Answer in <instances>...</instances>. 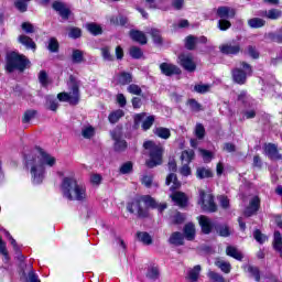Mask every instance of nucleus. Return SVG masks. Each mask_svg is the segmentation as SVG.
Listing matches in <instances>:
<instances>
[{
    "mask_svg": "<svg viewBox=\"0 0 282 282\" xmlns=\"http://www.w3.org/2000/svg\"><path fill=\"white\" fill-rule=\"evenodd\" d=\"M56 156L47 151L36 148L26 156V169L31 173L32 184H43L47 175V169L56 166Z\"/></svg>",
    "mask_w": 282,
    "mask_h": 282,
    "instance_id": "1",
    "label": "nucleus"
},
{
    "mask_svg": "<svg viewBox=\"0 0 282 282\" xmlns=\"http://www.w3.org/2000/svg\"><path fill=\"white\" fill-rule=\"evenodd\" d=\"M59 175L62 177L59 191L64 199H68V202H87L89 198L87 185L76 178V172L66 170L59 172Z\"/></svg>",
    "mask_w": 282,
    "mask_h": 282,
    "instance_id": "2",
    "label": "nucleus"
},
{
    "mask_svg": "<svg viewBox=\"0 0 282 282\" xmlns=\"http://www.w3.org/2000/svg\"><path fill=\"white\" fill-rule=\"evenodd\" d=\"M69 93H59L57 99L59 102H69V105H76L80 100V91L78 90L79 83L76 77L70 76L67 83Z\"/></svg>",
    "mask_w": 282,
    "mask_h": 282,
    "instance_id": "3",
    "label": "nucleus"
},
{
    "mask_svg": "<svg viewBox=\"0 0 282 282\" xmlns=\"http://www.w3.org/2000/svg\"><path fill=\"white\" fill-rule=\"evenodd\" d=\"M143 147L147 151H150V159L147 162L149 169L160 166V164H162V153L164 152L162 145L155 144L153 141H145Z\"/></svg>",
    "mask_w": 282,
    "mask_h": 282,
    "instance_id": "4",
    "label": "nucleus"
},
{
    "mask_svg": "<svg viewBox=\"0 0 282 282\" xmlns=\"http://www.w3.org/2000/svg\"><path fill=\"white\" fill-rule=\"evenodd\" d=\"M28 65H30V61L17 52L7 55V70L9 72H14V69L23 72Z\"/></svg>",
    "mask_w": 282,
    "mask_h": 282,
    "instance_id": "5",
    "label": "nucleus"
},
{
    "mask_svg": "<svg viewBox=\"0 0 282 282\" xmlns=\"http://www.w3.org/2000/svg\"><path fill=\"white\" fill-rule=\"evenodd\" d=\"M217 15L219 17L218 28L226 31L230 29V21L228 19H235V9L230 7H220L217 9Z\"/></svg>",
    "mask_w": 282,
    "mask_h": 282,
    "instance_id": "6",
    "label": "nucleus"
},
{
    "mask_svg": "<svg viewBox=\"0 0 282 282\" xmlns=\"http://www.w3.org/2000/svg\"><path fill=\"white\" fill-rule=\"evenodd\" d=\"M198 204L202 210L206 213H215L217 210V204H215V197L209 192H205L204 189L199 191V199Z\"/></svg>",
    "mask_w": 282,
    "mask_h": 282,
    "instance_id": "7",
    "label": "nucleus"
},
{
    "mask_svg": "<svg viewBox=\"0 0 282 282\" xmlns=\"http://www.w3.org/2000/svg\"><path fill=\"white\" fill-rule=\"evenodd\" d=\"M250 74H252V68L250 65L242 63L241 68H236L232 70V78L238 85H243V83H246V78H248Z\"/></svg>",
    "mask_w": 282,
    "mask_h": 282,
    "instance_id": "8",
    "label": "nucleus"
},
{
    "mask_svg": "<svg viewBox=\"0 0 282 282\" xmlns=\"http://www.w3.org/2000/svg\"><path fill=\"white\" fill-rule=\"evenodd\" d=\"M142 122L141 128L143 131H149L151 127H153V122H155V116H148L147 113H137L134 116V124H140Z\"/></svg>",
    "mask_w": 282,
    "mask_h": 282,
    "instance_id": "9",
    "label": "nucleus"
},
{
    "mask_svg": "<svg viewBox=\"0 0 282 282\" xmlns=\"http://www.w3.org/2000/svg\"><path fill=\"white\" fill-rule=\"evenodd\" d=\"M180 65L183 69H186V72H195L197 69V65L195 64V61L193 59V55L191 54H182L178 56Z\"/></svg>",
    "mask_w": 282,
    "mask_h": 282,
    "instance_id": "10",
    "label": "nucleus"
},
{
    "mask_svg": "<svg viewBox=\"0 0 282 282\" xmlns=\"http://www.w3.org/2000/svg\"><path fill=\"white\" fill-rule=\"evenodd\" d=\"M140 202L141 204H144L145 208H158L159 213L166 210V203L159 204L150 195L142 196Z\"/></svg>",
    "mask_w": 282,
    "mask_h": 282,
    "instance_id": "11",
    "label": "nucleus"
},
{
    "mask_svg": "<svg viewBox=\"0 0 282 282\" xmlns=\"http://www.w3.org/2000/svg\"><path fill=\"white\" fill-rule=\"evenodd\" d=\"M127 210L132 214L135 213L139 217H148L149 215V212L142 208V200H140V198L138 200L130 203L127 206Z\"/></svg>",
    "mask_w": 282,
    "mask_h": 282,
    "instance_id": "12",
    "label": "nucleus"
},
{
    "mask_svg": "<svg viewBox=\"0 0 282 282\" xmlns=\"http://www.w3.org/2000/svg\"><path fill=\"white\" fill-rule=\"evenodd\" d=\"M159 67L164 76H177L182 74V69H180L175 64L164 62L161 63Z\"/></svg>",
    "mask_w": 282,
    "mask_h": 282,
    "instance_id": "13",
    "label": "nucleus"
},
{
    "mask_svg": "<svg viewBox=\"0 0 282 282\" xmlns=\"http://www.w3.org/2000/svg\"><path fill=\"white\" fill-rule=\"evenodd\" d=\"M111 138L115 140V151H124L127 149V141L122 140L120 129H115L111 132Z\"/></svg>",
    "mask_w": 282,
    "mask_h": 282,
    "instance_id": "14",
    "label": "nucleus"
},
{
    "mask_svg": "<svg viewBox=\"0 0 282 282\" xmlns=\"http://www.w3.org/2000/svg\"><path fill=\"white\" fill-rule=\"evenodd\" d=\"M259 206H261V199L259 196L251 197L249 206L245 209V216L252 217V215L259 210Z\"/></svg>",
    "mask_w": 282,
    "mask_h": 282,
    "instance_id": "15",
    "label": "nucleus"
},
{
    "mask_svg": "<svg viewBox=\"0 0 282 282\" xmlns=\"http://www.w3.org/2000/svg\"><path fill=\"white\" fill-rule=\"evenodd\" d=\"M219 50L223 54H239L241 52V46L239 43H227L219 46Z\"/></svg>",
    "mask_w": 282,
    "mask_h": 282,
    "instance_id": "16",
    "label": "nucleus"
},
{
    "mask_svg": "<svg viewBox=\"0 0 282 282\" xmlns=\"http://www.w3.org/2000/svg\"><path fill=\"white\" fill-rule=\"evenodd\" d=\"M198 43H208V39H206V36H200V37H195L193 35H188L185 39V47L187 50H193L195 47V45H198Z\"/></svg>",
    "mask_w": 282,
    "mask_h": 282,
    "instance_id": "17",
    "label": "nucleus"
},
{
    "mask_svg": "<svg viewBox=\"0 0 282 282\" xmlns=\"http://www.w3.org/2000/svg\"><path fill=\"white\" fill-rule=\"evenodd\" d=\"M53 10H55V12H58L59 17H62L64 21H67L69 19V14H72L69 9L65 7L63 2H54Z\"/></svg>",
    "mask_w": 282,
    "mask_h": 282,
    "instance_id": "18",
    "label": "nucleus"
},
{
    "mask_svg": "<svg viewBox=\"0 0 282 282\" xmlns=\"http://www.w3.org/2000/svg\"><path fill=\"white\" fill-rule=\"evenodd\" d=\"M264 154L270 158V160H281V154H279V150L276 145L273 143L264 144Z\"/></svg>",
    "mask_w": 282,
    "mask_h": 282,
    "instance_id": "19",
    "label": "nucleus"
},
{
    "mask_svg": "<svg viewBox=\"0 0 282 282\" xmlns=\"http://www.w3.org/2000/svg\"><path fill=\"white\" fill-rule=\"evenodd\" d=\"M172 202L176 204V206H180L181 208H184L186 206L188 198L186 197V194L182 192H174L173 194L170 195Z\"/></svg>",
    "mask_w": 282,
    "mask_h": 282,
    "instance_id": "20",
    "label": "nucleus"
},
{
    "mask_svg": "<svg viewBox=\"0 0 282 282\" xmlns=\"http://www.w3.org/2000/svg\"><path fill=\"white\" fill-rule=\"evenodd\" d=\"M198 224L205 235H210V230H213V221L208 217L199 216Z\"/></svg>",
    "mask_w": 282,
    "mask_h": 282,
    "instance_id": "21",
    "label": "nucleus"
},
{
    "mask_svg": "<svg viewBox=\"0 0 282 282\" xmlns=\"http://www.w3.org/2000/svg\"><path fill=\"white\" fill-rule=\"evenodd\" d=\"M202 272V265L196 264L194 268L189 269L186 275L188 282L199 281V274Z\"/></svg>",
    "mask_w": 282,
    "mask_h": 282,
    "instance_id": "22",
    "label": "nucleus"
},
{
    "mask_svg": "<svg viewBox=\"0 0 282 282\" xmlns=\"http://www.w3.org/2000/svg\"><path fill=\"white\" fill-rule=\"evenodd\" d=\"M184 237L187 241H193L195 239L196 230L193 223H188L183 228Z\"/></svg>",
    "mask_w": 282,
    "mask_h": 282,
    "instance_id": "23",
    "label": "nucleus"
},
{
    "mask_svg": "<svg viewBox=\"0 0 282 282\" xmlns=\"http://www.w3.org/2000/svg\"><path fill=\"white\" fill-rule=\"evenodd\" d=\"M165 184L167 186H170L171 191H177V188H180V186H182V183H180V181H177V175H175L174 173H171L166 177Z\"/></svg>",
    "mask_w": 282,
    "mask_h": 282,
    "instance_id": "24",
    "label": "nucleus"
},
{
    "mask_svg": "<svg viewBox=\"0 0 282 282\" xmlns=\"http://www.w3.org/2000/svg\"><path fill=\"white\" fill-rule=\"evenodd\" d=\"M226 254L227 257H231L232 259H236V261H241L243 259V253L237 249V247L228 246L226 248Z\"/></svg>",
    "mask_w": 282,
    "mask_h": 282,
    "instance_id": "25",
    "label": "nucleus"
},
{
    "mask_svg": "<svg viewBox=\"0 0 282 282\" xmlns=\"http://www.w3.org/2000/svg\"><path fill=\"white\" fill-rule=\"evenodd\" d=\"M130 39L135 41V43H140L141 45H145L147 35L142 31H130Z\"/></svg>",
    "mask_w": 282,
    "mask_h": 282,
    "instance_id": "26",
    "label": "nucleus"
},
{
    "mask_svg": "<svg viewBox=\"0 0 282 282\" xmlns=\"http://www.w3.org/2000/svg\"><path fill=\"white\" fill-rule=\"evenodd\" d=\"M215 267L219 268V270H221V272H224L225 274H230V271L232 270V265H230V262L221 259H217L215 261Z\"/></svg>",
    "mask_w": 282,
    "mask_h": 282,
    "instance_id": "27",
    "label": "nucleus"
},
{
    "mask_svg": "<svg viewBox=\"0 0 282 282\" xmlns=\"http://www.w3.org/2000/svg\"><path fill=\"white\" fill-rule=\"evenodd\" d=\"M169 242L172 243V246H184V235L180 231H175L171 235Z\"/></svg>",
    "mask_w": 282,
    "mask_h": 282,
    "instance_id": "28",
    "label": "nucleus"
},
{
    "mask_svg": "<svg viewBox=\"0 0 282 282\" xmlns=\"http://www.w3.org/2000/svg\"><path fill=\"white\" fill-rule=\"evenodd\" d=\"M154 135H158V138H161L162 140H169L171 138V130L169 128H154L153 129Z\"/></svg>",
    "mask_w": 282,
    "mask_h": 282,
    "instance_id": "29",
    "label": "nucleus"
},
{
    "mask_svg": "<svg viewBox=\"0 0 282 282\" xmlns=\"http://www.w3.org/2000/svg\"><path fill=\"white\" fill-rule=\"evenodd\" d=\"M18 41L21 45H24L26 50H36V44L28 35H20Z\"/></svg>",
    "mask_w": 282,
    "mask_h": 282,
    "instance_id": "30",
    "label": "nucleus"
},
{
    "mask_svg": "<svg viewBox=\"0 0 282 282\" xmlns=\"http://www.w3.org/2000/svg\"><path fill=\"white\" fill-rule=\"evenodd\" d=\"M261 17H265L267 19L274 21L276 19H281L282 12L279 9H270L268 11H262Z\"/></svg>",
    "mask_w": 282,
    "mask_h": 282,
    "instance_id": "31",
    "label": "nucleus"
},
{
    "mask_svg": "<svg viewBox=\"0 0 282 282\" xmlns=\"http://www.w3.org/2000/svg\"><path fill=\"white\" fill-rule=\"evenodd\" d=\"M82 135L86 140H91V138H94V135H96V128L93 126H89V124L84 126L82 128Z\"/></svg>",
    "mask_w": 282,
    "mask_h": 282,
    "instance_id": "32",
    "label": "nucleus"
},
{
    "mask_svg": "<svg viewBox=\"0 0 282 282\" xmlns=\"http://www.w3.org/2000/svg\"><path fill=\"white\" fill-rule=\"evenodd\" d=\"M196 177L198 180H206L208 177H213V171L208 167H197Z\"/></svg>",
    "mask_w": 282,
    "mask_h": 282,
    "instance_id": "33",
    "label": "nucleus"
},
{
    "mask_svg": "<svg viewBox=\"0 0 282 282\" xmlns=\"http://www.w3.org/2000/svg\"><path fill=\"white\" fill-rule=\"evenodd\" d=\"M192 160H195V151L185 150L181 154V161L183 164H191Z\"/></svg>",
    "mask_w": 282,
    "mask_h": 282,
    "instance_id": "34",
    "label": "nucleus"
},
{
    "mask_svg": "<svg viewBox=\"0 0 282 282\" xmlns=\"http://www.w3.org/2000/svg\"><path fill=\"white\" fill-rule=\"evenodd\" d=\"M137 237L141 243H144V246H151V243H153V238L147 231L138 232Z\"/></svg>",
    "mask_w": 282,
    "mask_h": 282,
    "instance_id": "35",
    "label": "nucleus"
},
{
    "mask_svg": "<svg viewBox=\"0 0 282 282\" xmlns=\"http://www.w3.org/2000/svg\"><path fill=\"white\" fill-rule=\"evenodd\" d=\"M141 184L145 186V188L158 186V183L153 182V174H143L141 177Z\"/></svg>",
    "mask_w": 282,
    "mask_h": 282,
    "instance_id": "36",
    "label": "nucleus"
},
{
    "mask_svg": "<svg viewBox=\"0 0 282 282\" xmlns=\"http://www.w3.org/2000/svg\"><path fill=\"white\" fill-rule=\"evenodd\" d=\"M122 117H124V110L118 109L109 115L108 120L111 122V124H116V122H118V120H120Z\"/></svg>",
    "mask_w": 282,
    "mask_h": 282,
    "instance_id": "37",
    "label": "nucleus"
},
{
    "mask_svg": "<svg viewBox=\"0 0 282 282\" xmlns=\"http://www.w3.org/2000/svg\"><path fill=\"white\" fill-rule=\"evenodd\" d=\"M86 30L90 32L94 36H98V34H102V26L96 23H88L86 24Z\"/></svg>",
    "mask_w": 282,
    "mask_h": 282,
    "instance_id": "38",
    "label": "nucleus"
},
{
    "mask_svg": "<svg viewBox=\"0 0 282 282\" xmlns=\"http://www.w3.org/2000/svg\"><path fill=\"white\" fill-rule=\"evenodd\" d=\"M273 248L276 252H281L282 250V236L279 231H275L273 235Z\"/></svg>",
    "mask_w": 282,
    "mask_h": 282,
    "instance_id": "39",
    "label": "nucleus"
},
{
    "mask_svg": "<svg viewBox=\"0 0 282 282\" xmlns=\"http://www.w3.org/2000/svg\"><path fill=\"white\" fill-rule=\"evenodd\" d=\"M248 25L249 28H252V29L263 28V25H265V20L261 18H252L248 20Z\"/></svg>",
    "mask_w": 282,
    "mask_h": 282,
    "instance_id": "40",
    "label": "nucleus"
},
{
    "mask_svg": "<svg viewBox=\"0 0 282 282\" xmlns=\"http://www.w3.org/2000/svg\"><path fill=\"white\" fill-rule=\"evenodd\" d=\"M117 80L119 85H129V83L132 80V77L131 74L123 72L117 76Z\"/></svg>",
    "mask_w": 282,
    "mask_h": 282,
    "instance_id": "41",
    "label": "nucleus"
},
{
    "mask_svg": "<svg viewBox=\"0 0 282 282\" xmlns=\"http://www.w3.org/2000/svg\"><path fill=\"white\" fill-rule=\"evenodd\" d=\"M212 87L210 84H198L194 86V91H196V94H208Z\"/></svg>",
    "mask_w": 282,
    "mask_h": 282,
    "instance_id": "42",
    "label": "nucleus"
},
{
    "mask_svg": "<svg viewBox=\"0 0 282 282\" xmlns=\"http://www.w3.org/2000/svg\"><path fill=\"white\" fill-rule=\"evenodd\" d=\"M147 276H148V279H151L152 281L160 279V269H158V267H150L148 269Z\"/></svg>",
    "mask_w": 282,
    "mask_h": 282,
    "instance_id": "43",
    "label": "nucleus"
},
{
    "mask_svg": "<svg viewBox=\"0 0 282 282\" xmlns=\"http://www.w3.org/2000/svg\"><path fill=\"white\" fill-rule=\"evenodd\" d=\"M73 63L80 64L85 61L84 53L80 50H74L72 54Z\"/></svg>",
    "mask_w": 282,
    "mask_h": 282,
    "instance_id": "44",
    "label": "nucleus"
},
{
    "mask_svg": "<svg viewBox=\"0 0 282 282\" xmlns=\"http://www.w3.org/2000/svg\"><path fill=\"white\" fill-rule=\"evenodd\" d=\"M207 276H208V279H210V281H214V282H226V280L224 279V275H221L213 270H209L207 272Z\"/></svg>",
    "mask_w": 282,
    "mask_h": 282,
    "instance_id": "45",
    "label": "nucleus"
},
{
    "mask_svg": "<svg viewBox=\"0 0 282 282\" xmlns=\"http://www.w3.org/2000/svg\"><path fill=\"white\" fill-rule=\"evenodd\" d=\"M39 80L42 87H47L50 85V77L47 76V73L45 70H41L39 73Z\"/></svg>",
    "mask_w": 282,
    "mask_h": 282,
    "instance_id": "46",
    "label": "nucleus"
},
{
    "mask_svg": "<svg viewBox=\"0 0 282 282\" xmlns=\"http://www.w3.org/2000/svg\"><path fill=\"white\" fill-rule=\"evenodd\" d=\"M246 271L247 272H249V274L251 275V276H253V279L256 280V281H260V275H259V269L258 268H256V267H252V265H248L247 268H246Z\"/></svg>",
    "mask_w": 282,
    "mask_h": 282,
    "instance_id": "47",
    "label": "nucleus"
},
{
    "mask_svg": "<svg viewBox=\"0 0 282 282\" xmlns=\"http://www.w3.org/2000/svg\"><path fill=\"white\" fill-rule=\"evenodd\" d=\"M90 184L93 186H100L102 184V176L100 174H90Z\"/></svg>",
    "mask_w": 282,
    "mask_h": 282,
    "instance_id": "48",
    "label": "nucleus"
},
{
    "mask_svg": "<svg viewBox=\"0 0 282 282\" xmlns=\"http://www.w3.org/2000/svg\"><path fill=\"white\" fill-rule=\"evenodd\" d=\"M31 0H18L15 2V8L20 11V12H25L28 10V3H30Z\"/></svg>",
    "mask_w": 282,
    "mask_h": 282,
    "instance_id": "49",
    "label": "nucleus"
},
{
    "mask_svg": "<svg viewBox=\"0 0 282 282\" xmlns=\"http://www.w3.org/2000/svg\"><path fill=\"white\" fill-rule=\"evenodd\" d=\"M195 135H196V138H198V140H202L204 138V135H206V129H204L203 124H200V123L196 124Z\"/></svg>",
    "mask_w": 282,
    "mask_h": 282,
    "instance_id": "50",
    "label": "nucleus"
},
{
    "mask_svg": "<svg viewBox=\"0 0 282 282\" xmlns=\"http://www.w3.org/2000/svg\"><path fill=\"white\" fill-rule=\"evenodd\" d=\"M82 35L83 31H80L78 28H70L68 31L69 39H80Z\"/></svg>",
    "mask_w": 282,
    "mask_h": 282,
    "instance_id": "51",
    "label": "nucleus"
},
{
    "mask_svg": "<svg viewBox=\"0 0 282 282\" xmlns=\"http://www.w3.org/2000/svg\"><path fill=\"white\" fill-rule=\"evenodd\" d=\"M127 89L128 93L132 94L133 96H140V94H142V88L135 84L129 85Z\"/></svg>",
    "mask_w": 282,
    "mask_h": 282,
    "instance_id": "52",
    "label": "nucleus"
},
{
    "mask_svg": "<svg viewBox=\"0 0 282 282\" xmlns=\"http://www.w3.org/2000/svg\"><path fill=\"white\" fill-rule=\"evenodd\" d=\"M253 237L256 239V241H258V243H265V241H268V237L263 234H261V231L259 229H257L253 232Z\"/></svg>",
    "mask_w": 282,
    "mask_h": 282,
    "instance_id": "53",
    "label": "nucleus"
},
{
    "mask_svg": "<svg viewBox=\"0 0 282 282\" xmlns=\"http://www.w3.org/2000/svg\"><path fill=\"white\" fill-rule=\"evenodd\" d=\"M131 171H133V163L131 162H126L120 167V173H122V175H127Z\"/></svg>",
    "mask_w": 282,
    "mask_h": 282,
    "instance_id": "54",
    "label": "nucleus"
},
{
    "mask_svg": "<svg viewBox=\"0 0 282 282\" xmlns=\"http://www.w3.org/2000/svg\"><path fill=\"white\" fill-rule=\"evenodd\" d=\"M130 56L132 58H142V50L138 46H132L130 48Z\"/></svg>",
    "mask_w": 282,
    "mask_h": 282,
    "instance_id": "55",
    "label": "nucleus"
},
{
    "mask_svg": "<svg viewBox=\"0 0 282 282\" xmlns=\"http://www.w3.org/2000/svg\"><path fill=\"white\" fill-rule=\"evenodd\" d=\"M199 153L204 160V162L208 163L210 160H213V152L204 149H199Z\"/></svg>",
    "mask_w": 282,
    "mask_h": 282,
    "instance_id": "56",
    "label": "nucleus"
},
{
    "mask_svg": "<svg viewBox=\"0 0 282 282\" xmlns=\"http://www.w3.org/2000/svg\"><path fill=\"white\" fill-rule=\"evenodd\" d=\"M101 56L104 61H113V55H111L109 47L101 48Z\"/></svg>",
    "mask_w": 282,
    "mask_h": 282,
    "instance_id": "57",
    "label": "nucleus"
},
{
    "mask_svg": "<svg viewBox=\"0 0 282 282\" xmlns=\"http://www.w3.org/2000/svg\"><path fill=\"white\" fill-rule=\"evenodd\" d=\"M0 254L4 256L6 261H10V256L8 254V249H6V243L0 237Z\"/></svg>",
    "mask_w": 282,
    "mask_h": 282,
    "instance_id": "58",
    "label": "nucleus"
},
{
    "mask_svg": "<svg viewBox=\"0 0 282 282\" xmlns=\"http://www.w3.org/2000/svg\"><path fill=\"white\" fill-rule=\"evenodd\" d=\"M188 106L192 109V111H202V105H199V102H197V100L195 99H189Z\"/></svg>",
    "mask_w": 282,
    "mask_h": 282,
    "instance_id": "59",
    "label": "nucleus"
},
{
    "mask_svg": "<svg viewBox=\"0 0 282 282\" xmlns=\"http://www.w3.org/2000/svg\"><path fill=\"white\" fill-rule=\"evenodd\" d=\"M47 105L51 111H56V109H58V101L56 99H52V97H47Z\"/></svg>",
    "mask_w": 282,
    "mask_h": 282,
    "instance_id": "60",
    "label": "nucleus"
},
{
    "mask_svg": "<svg viewBox=\"0 0 282 282\" xmlns=\"http://www.w3.org/2000/svg\"><path fill=\"white\" fill-rule=\"evenodd\" d=\"M34 116H36V111L28 110L26 112H24L22 122H24V123L30 122V120H32V118H34Z\"/></svg>",
    "mask_w": 282,
    "mask_h": 282,
    "instance_id": "61",
    "label": "nucleus"
},
{
    "mask_svg": "<svg viewBox=\"0 0 282 282\" xmlns=\"http://www.w3.org/2000/svg\"><path fill=\"white\" fill-rule=\"evenodd\" d=\"M48 50L50 52H58V41L56 39L52 37L48 41Z\"/></svg>",
    "mask_w": 282,
    "mask_h": 282,
    "instance_id": "62",
    "label": "nucleus"
},
{
    "mask_svg": "<svg viewBox=\"0 0 282 282\" xmlns=\"http://www.w3.org/2000/svg\"><path fill=\"white\" fill-rule=\"evenodd\" d=\"M218 232H219L220 237H229L230 228L226 225H223L218 228Z\"/></svg>",
    "mask_w": 282,
    "mask_h": 282,
    "instance_id": "63",
    "label": "nucleus"
},
{
    "mask_svg": "<svg viewBox=\"0 0 282 282\" xmlns=\"http://www.w3.org/2000/svg\"><path fill=\"white\" fill-rule=\"evenodd\" d=\"M180 173L181 175H183L184 177H188V175H191V166H188V164L183 163V166L180 169Z\"/></svg>",
    "mask_w": 282,
    "mask_h": 282,
    "instance_id": "64",
    "label": "nucleus"
}]
</instances>
